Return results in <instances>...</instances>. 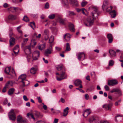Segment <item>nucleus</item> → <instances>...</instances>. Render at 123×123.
Masks as SVG:
<instances>
[{
	"mask_svg": "<svg viewBox=\"0 0 123 123\" xmlns=\"http://www.w3.org/2000/svg\"><path fill=\"white\" fill-rule=\"evenodd\" d=\"M95 17H88L86 19V22L84 23V25L86 27H90L92 25L94 22Z\"/></svg>",
	"mask_w": 123,
	"mask_h": 123,
	"instance_id": "f257e3e1",
	"label": "nucleus"
},
{
	"mask_svg": "<svg viewBox=\"0 0 123 123\" xmlns=\"http://www.w3.org/2000/svg\"><path fill=\"white\" fill-rule=\"evenodd\" d=\"M17 123H26L28 122L27 119L23 118L20 115L17 117Z\"/></svg>",
	"mask_w": 123,
	"mask_h": 123,
	"instance_id": "f03ea898",
	"label": "nucleus"
},
{
	"mask_svg": "<svg viewBox=\"0 0 123 123\" xmlns=\"http://www.w3.org/2000/svg\"><path fill=\"white\" fill-rule=\"evenodd\" d=\"M9 118L10 120L14 121L16 119V116L14 110L12 109L8 114Z\"/></svg>",
	"mask_w": 123,
	"mask_h": 123,
	"instance_id": "7ed1b4c3",
	"label": "nucleus"
},
{
	"mask_svg": "<svg viewBox=\"0 0 123 123\" xmlns=\"http://www.w3.org/2000/svg\"><path fill=\"white\" fill-rule=\"evenodd\" d=\"M61 78H60L57 77H56L57 80L58 81H60L61 80L67 78V75L65 72V69L63 70L61 72Z\"/></svg>",
	"mask_w": 123,
	"mask_h": 123,
	"instance_id": "20e7f679",
	"label": "nucleus"
},
{
	"mask_svg": "<svg viewBox=\"0 0 123 123\" xmlns=\"http://www.w3.org/2000/svg\"><path fill=\"white\" fill-rule=\"evenodd\" d=\"M118 84V81L116 80H112L108 81V85L110 86H112Z\"/></svg>",
	"mask_w": 123,
	"mask_h": 123,
	"instance_id": "39448f33",
	"label": "nucleus"
},
{
	"mask_svg": "<svg viewBox=\"0 0 123 123\" xmlns=\"http://www.w3.org/2000/svg\"><path fill=\"white\" fill-rule=\"evenodd\" d=\"M40 53L38 51L36 50L34 51L32 54V57L33 59L36 60L39 57Z\"/></svg>",
	"mask_w": 123,
	"mask_h": 123,
	"instance_id": "423d86ee",
	"label": "nucleus"
},
{
	"mask_svg": "<svg viewBox=\"0 0 123 123\" xmlns=\"http://www.w3.org/2000/svg\"><path fill=\"white\" fill-rule=\"evenodd\" d=\"M52 51V47L51 46H50L49 48L46 50L44 53L45 55L47 56H48V55L50 54Z\"/></svg>",
	"mask_w": 123,
	"mask_h": 123,
	"instance_id": "0eeeda50",
	"label": "nucleus"
},
{
	"mask_svg": "<svg viewBox=\"0 0 123 123\" xmlns=\"http://www.w3.org/2000/svg\"><path fill=\"white\" fill-rule=\"evenodd\" d=\"M26 76L25 74H23L21 75L18 78V79H21V82L23 84V86L25 87V82H24V80H26Z\"/></svg>",
	"mask_w": 123,
	"mask_h": 123,
	"instance_id": "6e6552de",
	"label": "nucleus"
},
{
	"mask_svg": "<svg viewBox=\"0 0 123 123\" xmlns=\"http://www.w3.org/2000/svg\"><path fill=\"white\" fill-rule=\"evenodd\" d=\"M92 9L94 12V13L93 12H92L91 13L93 17H96L98 14L97 12L98 8L96 6H92Z\"/></svg>",
	"mask_w": 123,
	"mask_h": 123,
	"instance_id": "1a4fd4ad",
	"label": "nucleus"
},
{
	"mask_svg": "<svg viewBox=\"0 0 123 123\" xmlns=\"http://www.w3.org/2000/svg\"><path fill=\"white\" fill-rule=\"evenodd\" d=\"M24 51L26 54H30L31 53L30 46H25L24 49Z\"/></svg>",
	"mask_w": 123,
	"mask_h": 123,
	"instance_id": "9d476101",
	"label": "nucleus"
},
{
	"mask_svg": "<svg viewBox=\"0 0 123 123\" xmlns=\"http://www.w3.org/2000/svg\"><path fill=\"white\" fill-rule=\"evenodd\" d=\"M91 113V111L90 109H87L85 110L84 111L83 116L86 117H87Z\"/></svg>",
	"mask_w": 123,
	"mask_h": 123,
	"instance_id": "9b49d317",
	"label": "nucleus"
},
{
	"mask_svg": "<svg viewBox=\"0 0 123 123\" xmlns=\"http://www.w3.org/2000/svg\"><path fill=\"white\" fill-rule=\"evenodd\" d=\"M8 9L9 10H13L15 12H17L18 11H23V10L22 9L17 7H12L8 8Z\"/></svg>",
	"mask_w": 123,
	"mask_h": 123,
	"instance_id": "f8f14e48",
	"label": "nucleus"
},
{
	"mask_svg": "<svg viewBox=\"0 0 123 123\" xmlns=\"http://www.w3.org/2000/svg\"><path fill=\"white\" fill-rule=\"evenodd\" d=\"M110 92H111L112 93L114 92H117L119 95H121L122 94V93L121 91L118 88H114L111 90L110 91Z\"/></svg>",
	"mask_w": 123,
	"mask_h": 123,
	"instance_id": "ddd939ff",
	"label": "nucleus"
},
{
	"mask_svg": "<svg viewBox=\"0 0 123 123\" xmlns=\"http://www.w3.org/2000/svg\"><path fill=\"white\" fill-rule=\"evenodd\" d=\"M85 55L84 53H81L79 54L78 58L80 61L82 59V60L85 59Z\"/></svg>",
	"mask_w": 123,
	"mask_h": 123,
	"instance_id": "4468645a",
	"label": "nucleus"
},
{
	"mask_svg": "<svg viewBox=\"0 0 123 123\" xmlns=\"http://www.w3.org/2000/svg\"><path fill=\"white\" fill-rule=\"evenodd\" d=\"M82 82L81 81L79 80H77L75 81L74 82V84L76 86L80 85L79 87L80 88H82V86L81 84Z\"/></svg>",
	"mask_w": 123,
	"mask_h": 123,
	"instance_id": "2eb2a0df",
	"label": "nucleus"
},
{
	"mask_svg": "<svg viewBox=\"0 0 123 123\" xmlns=\"http://www.w3.org/2000/svg\"><path fill=\"white\" fill-rule=\"evenodd\" d=\"M71 35L69 33H66L65 34L63 37V38L66 40V41H69L70 39Z\"/></svg>",
	"mask_w": 123,
	"mask_h": 123,
	"instance_id": "dca6fc26",
	"label": "nucleus"
},
{
	"mask_svg": "<svg viewBox=\"0 0 123 123\" xmlns=\"http://www.w3.org/2000/svg\"><path fill=\"white\" fill-rule=\"evenodd\" d=\"M107 37L108 39V42L109 43H112L113 38L112 35L110 34H109L107 35Z\"/></svg>",
	"mask_w": 123,
	"mask_h": 123,
	"instance_id": "f3484780",
	"label": "nucleus"
},
{
	"mask_svg": "<svg viewBox=\"0 0 123 123\" xmlns=\"http://www.w3.org/2000/svg\"><path fill=\"white\" fill-rule=\"evenodd\" d=\"M17 18L16 15H10L8 17V19L11 20H13Z\"/></svg>",
	"mask_w": 123,
	"mask_h": 123,
	"instance_id": "a211bd4d",
	"label": "nucleus"
},
{
	"mask_svg": "<svg viewBox=\"0 0 123 123\" xmlns=\"http://www.w3.org/2000/svg\"><path fill=\"white\" fill-rule=\"evenodd\" d=\"M69 27L70 30L72 32H74L75 31V29L74 28V25L71 23H70L69 25Z\"/></svg>",
	"mask_w": 123,
	"mask_h": 123,
	"instance_id": "6ab92c4d",
	"label": "nucleus"
},
{
	"mask_svg": "<svg viewBox=\"0 0 123 123\" xmlns=\"http://www.w3.org/2000/svg\"><path fill=\"white\" fill-rule=\"evenodd\" d=\"M98 121V119L97 117L93 116L92 118L90 119L89 120V122L90 123L92 122H97Z\"/></svg>",
	"mask_w": 123,
	"mask_h": 123,
	"instance_id": "aec40b11",
	"label": "nucleus"
},
{
	"mask_svg": "<svg viewBox=\"0 0 123 123\" xmlns=\"http://www.w3.org/2000/svg\"><path fill=\"white\" fill-rule=\"evenodd\" d=\"M56 68L58 71H60L61 70H64L65 68L63 65H58L56 67Z\"/></svg>",
	"mask_w": 123,
	"mask_h": 123,
	"instance_id": "412c9836",
	"label": "nucleus"
},
{
	"mask_svg": "<svg viewBox=\"0 0 123 123\" xmlns=\"http://www.w3.org/2000/svg\"><path fill=\"white\" fill-rule=\"evenodd\" d=\"M11 68V67H6L5 70V73L9 75V72Z\"/></svg>",
	"mask_w": 123,
	"mask_h": 123,
	"instance_id": "4be33fe9",
	"label": "nucleus"
},
{
	"mask_svg": "<svg viewBox=\"0 0 123 123\" xmlns=\"http://www.w3.org/2000/svg\"><path fill=\"white\" fill-rule=\"evenodd\" d=\"M15 39L13 38H11L9 40L10 45L11 46H13L15 44Z\"/></svg>",
	"mask_w": 123,
	"mask_h": 123,
	"instance_id": "5701e85b",
	"label": "nucleus"
},
{
	"mask_svg": "<svg viewBox=\"0 0 123 123\" xmlns=\"http://www.w3.org/2000/svg\"><path fill=\"white\" fill-rule=\"evenodd\" d=\"M123 117V115H119L116 116L115 117V120L116 122H118L117 119V118H118V119H119V121H121V120L122 119V117Z\"/></svg>",
	"mask_w": 123,
	"mask_h": 123,
	"instance_id": "b1692460",
	"label": "nucleus"
},
{
	"mask_svg": "<svg viewBox=\"0 0 123 123\" xmlns=\"http://www.w3.org/2000/svg\"><path fill=\"white\" fill-rule=\"evenodd\" d=\"M15 91V89L13 88H12L10 89H9L8 92V94L9 95H11Z\"/></svg>",
	"mask_w": 123,
	"mask_h": 123,
	"instance_id": "393cba45",
	"label": "nucleus"
},
{
	"mask_svg": "<svg viewBox=\"0 0 123 123\" xmlns=\"http://www.w3.org/2000/svg\"><path fill=\"white\" fill-rule=\"evenodd\" d=\"M51 111L52 113L53 114H57L60 113V111L58 110L54 109L53 108H52Z\"/></svg>",
	"mask_w": 123,
	"mask_h": 123,
	"instance_id": "a878e982",
	"label": "nucleus"
},
{
	"mask_svg": "<svg viewBox=\"0 0 123 123\" xmlns=\"http://www.w3.org/2000/svg\"><path fill=\"white\" fill-rule=\"evenodd\" d=\"M109 52L112 56H115L116 55L115 51L112 50H110Z\"/></svg>",
	"mask_w": 123,
	"mask_h": 123,
	"instance_id": "bb28decb",
	"label": "nucleus"
},
{
	"mask_svg": "<svg viewBox=\"0 0 123 123\" xmlns=\"http://www.w3.org/2000/svg\"><path fill=\"white\" fill-rule=\"evenodd\" d=\"M110 14L111 15V17L112 18L115 17L116 16V13L115 10H113L110 13Z\"/></svg>",
	"mask_w": 123,
	"mask_h": 123,
	"instance_id": "cd10ccee",
	"label": "nucleus"
},
{
	"mask_svg": "<svg viewBox=\"0 0 123 123\" xmlns=\"http://www.w3.org/2000/svg\"><path fill=\"white\" fill-rule=\"evenodd\" d=\"M69 110V108H65L63 111V116L64 117L66 116L68 113V111Z\"/></svg>",
	"mask_w": 123,
	"mask_h": 123,
	"instance_id": "c85d7f7f",
	"label": "nucleus"
},
{
	"mask_svg": "<svg viewBox=\"0 0 123 123\" xmlns=\"http://www.w3.org/2000/svg\"><path fill=\"white\" fill-rule=\"evenodd\" d=\"M12 74L11 73L9 74V75H10V78L12 79L13 76L16 75V74L13 68H12L11 71Z\"/></svg>",
	"mask_w": 123,
	"mask_h": 123,
	"instance_id": "c756f323",
	"label": "nucleus"
},
{
	"mask_svg": "<svg viewBox=\"0 0 123 123\" xmlns=\"http://www.w3.org/2000/svg\"><path fill=\"white\" fill-rule=\"evenodd\" d=\"M71 50V49L70 47V46L69 44L68 43H67L66 44V50L63 53H64L66 51H69Z\"/></svg>",
	"mask_w": 123,
	"mask_h": 123,
	"instance_id": "7c9ffc66",
	"label": "nucleus"
},
{
	"mask_svg": "<svg viewBox=\"0 0 123 123\" xmlns=\"http://www.w3.org/2000/svg\"><path fill=\"white\" fill-rule=\"evenodd\" d=\"M66 20V19H62L60 18H58V20L59 22L63 25L65 24V22Z\"/></svg>",
	"mask_w": 123,
	"mask_h": 123,
	"instance_id": "2f4dec72",
	"label": "nucleus"
},
{
	"mask_svg": "<svg viewBox=\"0 0 123 123\" xmlns=\"http://www.w3.org/2000/svg\"><path fill=\"white\" fill-rule=\"evenodd\" d=\"M30 72L31 73L33 74H35L36 72V69L34 68H32L30 69Z\"/></svg>",
	"mask_w": 123,
	"mask_h": 123,
	"instance_id": "473e14b6",
	"label": "nucleus"
},
{
	"mask_svg": "<svg viewBox=\"0 0 123 123\" xmlns=\"http://www.w3.org/2000/svg\"><path fill=\"white\" fill-rule=\"evenodd\" d=\"M31 45L32 47H34L36 44V42L35 40L32 39L31 41Z\"/></svg>",
	"mask_w": 123,
	"mask_h": 123,
	"instance_id": "72a5a7b5",
	"label": "nucleus"
},
{
	"mask_svg": "<svg viewBox=\"0 0 123 123\" xmlns=\"http://www.w3.org/2000/svg\"><path fill=\"white\" fill-rule=\"evenodd\" d=\"M112 7L111 6L110 7H108L107 6V8H106V7H104V8H105L104 9L103 8L102 9L104 10H106V12H109L110 10H111L112 9Z\"/></svg>",
	"mask_w": 123,
	"mask_h": 123,
	"instance_id": "f704fd0d",
	"label": "nucleus"
},
{
	"mask_svg": "<svg viewBox=\"0 0 123 123\" xmlns=\"http://www.w3.org/2000/svg\"><path fill=\"white\" fill-rule=\"evenodd\" d=\"M107 1L106 0H105L104 1L103 3V5L102 6V8H103L104 9H105L104 8V7H106V8H107Z\"/></svg>",
	"mask_w": 123,
	"mask_h": 123,
	"instance_id": "c9c22d12",
	"label": "nucleus"
},
{
	"mask_svg": "<svg viewBox=\"0 0 123 123\" xmlns=\"http://www.w3.org/2000/svg\"><path fill=\"white\" fill-rule=\"evenodd\" d=\"M81 11L82 12L83 14L84 15L86 16L88 15V14L86 13L87 12V11L86 9L84 8H82L81 9Z\"/></svg>",
	"mask_w": 123,
	"mask_h": 123,
	"instance_id": "e433bc0d",
	"label": "nucleus"
},
{
	"mask_svg": "<svg viewBox=\"0 0 123 123\" xmlns=\"http://www.w3.org/2000/svg\"><path fill=\"white\" fill-rule=\"evenodd\" d=\"M45 44H42L40 45H39L38 46V48L39 49L41 50H42L45 47Z\"/></svg>",
	"mask_w": 123,
	"mask_h": 123,
	"instance_id": "4c0bfd02",
	"label": "nucleus"
},
{
	"mask_svg": "<svg viewBox=\"0 0 123 123\" xmlns=\"http://www.w3.org/2000/svg\"><path fill=\"white\" fill-rule=\"evenodd\" d=\"M23 42L22 43V46L23 47L26 43L27 41H28V38L24 39Z\"/></svg>",
	"mask_w": 123,
	"mask_h": 123,
	"instance_id": "58836bf2",
	"label": "nucleus"
},
{
	"mask_svg": "<svg viewBox=\"0 0 123 123\" xmlns=\"http://www.w3.org/2000/svg\"><path fill=\"white\" fill-rule=\"evenodd\" d=\"M23 20H24L25 21L28 22H29V19L28 18V17L26 16H25L23 19Z\"/></svg>",
	"mask_w": 123,
	"mask_h": 123,
	"instance_id": "ea45409f",
	"label": "nucleus"
},
{
	"mask_svg": "<svg viewBox=\"0 0 123 123\" xmlns=\"http://www.w3.org/2000/svg\"><path fill=\"white\" fill-rule=\"evenodd\" d=\"M114 62L113 60H110L109 63V65L111 66H112L114 65Z\"/></svg>",
	"mask_w": 123,
	"mask_h": 123,
	"instance_id": "a19ab883",
	"label": "nucleus"
},
{
	"mask_svg": "<svg viewBox=\"0 0 123 123\" xmlns=\"http://www.w3.org/2000/svg\"><path fill=\"white\" fill-rule=\"evenodd\" d=\"M72 2L74 5L76 6H78V3L76 0H72Z\"/></svg>",
	"mask_w": 123,
	"mask_h": 123,
	"instance_id": "79ce46f5",
	"label": "nucleus"
},
{
	"mask_svg": "<svg viewBox=\"0 0 123 123\" xmlns=\"http://www.w3.org/2000/svg\"><path fill=\"white\" fill-rule=\"evenodd\" d=\"M27 116L29 118L30 117V116H31V117L34 120H35V118L34 117L33 115L32 114L30 113H28L27 114Z\"/></svg>",
	"mask_w": 123,
	"mask_h": 123,
	"instance_id": "37998d69",
	"label": "nucleus"
},
{
	"mask_svg": "<svg viewBox=\"0 0 123 123\" xmlns=\"http://www.w3.org/2000/svg\"><path fill=\"white\" fill-rule=\"evenodd\" d=\"M54 37L53 36H51L49 39V43H52L54 41Z\"/></svg>",
	"mask_w": 123,
	"mask_h": 123,
	"instance_id": "c03bdc74",
	"label": "nucleus"
},
{
	"mask_svg": "<svg viewBox=\"0 0 123 123\" xmlns=\"http://www.w3.org/2000/svg\"><path fill=\"white\" fill-rule=\"evenodd\" d=\"M49 31L48 29H46L43 32V35H49Z\"/></svg>",
	"mask_w": 123,
	"mask_h": 123,
	"instance_id": "a18cd8bd",
	"label": "nucleus"
},
{
	"mask_svg": "<svg viewBox=\"0 0 123 123\" xmlns=\"http://www.w3.org/2000/svg\"><path fill=\"white\" fill-rule=\"evenodd\" d=\"M34 114L35 116L36 117H38L40 115V112L37 111H35Z\"/></svg>",
	"mask_w": 123,
	"mask_h": 123,
	"instance_id": "49530a36",
	"label": "nucleus"
},
{
	"mask_svg": "<svg viewBox=\"0 0 123 123\" xmlns=\"http://www.w3.org/2000/svg\"><path fill=\"white\" fill-rule=\"evenodd\" d=\"M43 36L45 40L46 41L49 38V35L43 34Z\"/></svg>",
	"mask_w": 123,
	"mask_h": 123,
	"instance_id": "de8ad7c7",
	"label": "nucleus"
},
{
	"mask_svg": "<svg viewBox=\"0 0 123 123\" xmlns=\"http://www.w3.org/2000/svg\"><path fill=\"white\" fill-rule=\"evenodd\" d=\"M55 16V15L54 14H52L49 15L48 17L49 18L51 19H54Z\"/></svg>",
	"mask_w": 123,
	"mask_h": 123,
	"instance_id": "09e8293b",
	"label": "nucleus"
},
{
	"mask_svg": "<svg viewBox=\"0 0 123 123\" xmlns=\"http://www.w3.org/2000/svg\"><path fill=\"white\" fill-rule=\"evenodd\" d=\"M14 50H17V51H18V52L19 51V49L18 45H17L16 46L14 47Z\"/></svg>",
	"mask_w": 123,
	"mask_h": 123,
	"instance_id": "8fccbe9b",
	"label": "nucleus"
},
{
	"mask_svg": "<svg viewBox=\"0 0 123 123\" xmlns=\"http://www.w3.org/2000/svg\"><path fill=\"white\" fill-rule=\"evenodd\" d=\"M49 3L47 2L45 5L44 8L45 9H48L49 8Z\"/></svg>",
	"mask_w": 123,
	"mask_h": 123,
	"instance_id": "3c124183",
	"label": "nucleus"
},
{
	"mask_svg": "<svg viewBox=\"0 0 123 123\" xmlns=\"http://www.w3.org/2000/svg\"><path fill=\"white\" fill-rule=\"evenodd\" d=\"M87 2H83L81 3V5L82 7H84L87 4Z\"/></svg>",
	"mask_w": 123,
	"mask_h": 123,
	"instance_id": "603ef678",
	"label": "nucleus"
},
{
	"mask_svg": "<svg viewBox=\"0 0 123 123\" xmlns=\"http://www.w3.org/2000/svg\"><path fill=\"white\" fill-rule=\"evenodd\" d=\"M63 2L66 5H68V0H62Z\"/></svg>",
	"mask_w": 123,
	"mask_h": 123,
	"instance_id": "864d4df0",
	"label": "nucleus"
},
{
	"mask_svg": "<svg viewBox=\"0 0 123 123\" xmlns=\"http://www.w3.org/2000/svg\"><path fill=\"white\" fill-rule=\"evenodd\" d=\"M23 98L25 101H27L29 99L26 95H24L23 96Z\"/></svg>",
	"mask_w": 123,
	"mask_h": 123,
	"instance_id": "5fc2aeb1",
	"label": "nucleus"
},
{
	"mask_svg": "<svg viewBox=\"0 0 123 123\" xmlns=\"http://www.w3.org/2000/svg\"><path fill=\"white\" fill-rule=\"evenodd\" d=\"M47 108H42V110L45 112H47L48 111L47 110Z\"/></svg>",
	"mask_w": 123,
	"mask_h": 123,
	"instance_id": "6e6d98bb",
	"label": "nucleus"
},
{
	"mask_svg": "<svg viewBox=\"0 0 123 123\" xmlns=\"http://www.w3.org/2000/svg\"><path fill=\"white\" fill-rule=\"evenodd\" d=\"M98 123H109V122L107 121H100L98 122Z\"/></svg>",
	"mask_w": 123,
	"mask_h": 123,
	"instance_id": "4d7b16f0",
	"label": "nucleus"
},
{
	"mask_svg": "<svg viewBox=\"0 0 123 123\" xmlns=\"http://www.w3.org/2000/svg\"><path fill=\"white\" fill-rule=\"evenodd\" d=\"M85 99L86 100H88L89 98V96L87 94H86L85 95Z\"/></svg>",
	"mask_w": 123,
	"mask_h": 123,
	"instance_id": "13d9d810",
	"label": "nucleus"
},
{
	"mask_svg": "<svg viewBox=\"0 0 123 123\" xmlns=\"http://www.w3.org/2000/svg\"><path fill=\"white\" fill-rule=\"evenodd\" d=\"M104 88L106 91H108L109 90V87L107 85L105 86Z\"/></svg>",
	"mask_w": 123,
	"mask_h": 123,
	"instance_id": "bf43d9fd",
	"label": "nucleus"
},
{
	"mask_svg": "<svg viewBox=\"0 0 123 123\" xmlns=\"http://www.w3.org/2000/svg\"><path fill=\"white\" fill-rule=\"evenodd\" d=\"M9 85L10 84L9 83V81H8L6 83L5 86L7 88H8Z\"/></svg>",
	"mask_w": 123,
	"mask_h": 123,
	"instance_id": "052dcab7",
	"label": "nucleus"
},
{
	"mask_svg": "<svg viewBox=\"0 0 123 123\" xmlns=\"http://www.w3.org/2000/svg\"><path fill=\"white\" fill-rule=\"evenodd\" d=\"M7 88V87L5 86L2 90V92H5L6 91Z\"/></svg>",
	"mask_w": 123,
	"mask_h": 123,
	"instance_id": "680f3d73",
	"label": "nucleus"
},
{
	"mask_svg": "<svg viewBox=\"0 0 123 123\" xmlns=\"http://www.w3.org/2000/svg\"><path fill=\"white\" fill-rule=\"evenodd\" d=\"M113 104L112 103H110L109 104H108V108H111L112 107Z\"/></svg>",
	"mask_w": 123,
	"mask_h": 123,
	"instance_id": "e2e57ef3",
	"label": "nucleus"
},
{
	"mask_svg": "<svg viewBox=\"0 0 123 123\" xmlns=\"http://www.w3.org/2000/svg\"><path fill=\"white\" fill-rule=\"evenodd\" d=\"M58 119L57 118H55L53 122V123H57L58 122Z\"/></svg>",
	"mask_w": 123,
	"mask_h": 123,
	"instance_id": "0e129e2a",
	"label": "nucleus"
},
{
	"mask_svg": "<svg viewBox=\"0 0 123 123\" xmlns=\"http://www.w3.org/2000/svg\"><path fill=\"white\" fill-rule=\"evenodd\" d=\"M4 7L5 8H7L8 6V4L7 3H5L3 5Z\"/></svg>",
	"mask_w": 123,
	"mask_h": 123,
	"instance_id": "69168bd1",
	"label": "nucleus"
},
{
	"mask_svg": "<svg viewBox=\"0 0 123 123\" xmlns=\"http://www.w3.org/2000/svg\"><path fill=\"white\" fill-rule=\"evenodd\" d=\"M55 49L58 51H60L61 50V48L60 47H55Z\"/></svg>",
	"mask_w": 123,
	"mask_h": 123,
	"instance_id": "338daca9",
	"label": "nucleus"
},
{
	"mask_svg": "<svg viewBox=\"0 0 123 123\" xmlns=\"http://www.w3.org/2000/svg\"><path fill=\"white\" fill-rule=\"evenodd\" d=\"M69 15H74L75 14V13L73 12L69 11Z\"/></svg>",
	"mask_w": 123,
	"mask_h": 123,
	"instance_id": "774afa93",
	"label": "nucleus"
}]
</instances>
